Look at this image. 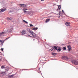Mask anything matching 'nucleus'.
<instances>
[{
	"mask_svg": "<svg viewBox=\"0 0 78 78\" xmlns=\"http://www.w3.org/2000/svg\"><path fill=\"white\" fill-rule=\"evenodd\" d=\"M27 32V35L29 36H31V35H32V37L36 39H37V37H39V36H38L37 35L34 33L33 32L30 30L29 28H28L26 30V32Z\"/></svg>",
	"mask_w": 78,
	"mask_h": 78,
	"instance_id": "nucleus-1",
	"label": "nucleus"
},
{
	"mask_svg": "<svg viewBox=\"0 0 78 78\" xmlns=\"http://www.w3.org/2000/svg\"><path fill=\"white\" fill-rule=\"evenodd\" d=\"M8 31L6 32V33H9L10 32H11V31H12V30H14V29H13V28L11 27L8 28ZM6 32H3L2 33H0V36H4L3 34H5Z\"/></svg>",
	"mask_w": 78,
	"mask_h": 78,
	"instance_id": "nucleus-2",
	"label": "nucleus"
},
{
	"mask_svg": "<svg viewBox=\"0 0 78 78\" xmlns=\"http://www.w3.org/2000/svg\"><path fill=\"white\" fill-rule=\"evenodd\" d=\"M21 34L22 35H24V36H27L28 34L26 33V31L25 30H23L21 33Z\"/></svg>",
	"mask_w": 78,
	"mask_h": 78,
	"instance_id": "nucleus-3",
	"label": "nucleus"
},
{
	"mask_svg": "<svg viewBox=\"0 0 78 78\" xmlns=\"http://www.w3.org/2000/svg\"><path fill=\"white\" fill-rule=\"evenodd\" d=\"M72 62L73 64L78 66V61L73 60L72 61Z\"/></svg>",
	"mask_w": 78,
	"mask_h": 78,
	"instance_id": "nucleus-4",
	"label": "nucleus"
},
{
	"mask_svg": "<svg viewBox=\"0 0 78 78\" xmlns=\"http://www.w3.org/2000/svg\"><path fill=\"white\" fill-rule=\"evenodd\" d=\"M62 58L64 60H66V61H68L69 60V57L66 56H63Z\"/></svg>",
	"mask_w": 78,
	"mask_h": 78,
	"instance_id": "nucleus-5",
	"label": "nucleus"
},
{
	"mask_svg": "<svg viewBox=\"0 0 78 78\" xmlns=\"http://www.w3.org/2000/svg\"><path fill=\"white\" fill-rule=\"evenodd\" d=\"M15 10V9H14V8H12L11 9L9 10V13H10V12H14Z\"/></svg>",
	"mask_w": 78,
	"mask_h": 78,
	"instance_id": "nucleus-6",
	"label": "nucleus"
},
{
	"mask_svg": "<svg viewBox=\"0 0 78 78\" xmlns=\"http://www.w3.org/2000/svg\"><path fill=\"white\" fill-rule=\"evenodd\" d=\"M20 6H21L22 8H25V7H27V5L25 4H20Z\"/></svg>",
	"mask_w": 78,
	"mask_h": 78,
	"instance_id": "nucleus-7",
	"label": "nucleus"
},
{
	"mask_svg": "<svg viewBox=\"0 0 78 78\" xmlns=\"http://www.w3.org/2000/svg\"><path fill=\"white\" fill-rule=\"evenodd\" d=\"M61 5H58V8L57 9V11H60V10H61Z\"/></svg>",
	"mask_w": 78,
	"mask_h": 78,
	"instance_id": "nucleus-8",
	"label": "nucleus"
},
{
	"mask_svg": "<svg viewBox=\"0 0 78 78\" xmlns=\"http://www.w3.org/2000/svg\"><path fill=\"white\" fill-rule=\"evenodd\" d=\"M5 11H6V9H0V12H3Z\"/></svg>",
	"mask_w": 78,
	"mask_h": 78,
	"instance_id": "nucleus-9",
	"label": "nucleus"
},
{
	"mask_svg": "<svg viewBox=\"0 0 78 78\" xmlns=\"http://www.w3.org/2000/svg\"><path fill=\"white\" fill-rule=\"evenodd\" d=\"M5 72H0V74H1V75H5Z\"/></svg>",
	"mask_w": 78,
	"mask_h": 78,
	"instance_id": "nucleus-10",
	"label": "nucleus"
},
{
	"mask_svg": "<svg viewBox=\"0 0 78 78\" xmlns=\"http://www.w3.org/2000/svg\"><path fill=\"white\" fill-rule=\"evenodd\" d=\"M65 25L66 26H70V23L67 22L65 23Z\"/></svg>",
	"mask_w": 78,
	"mask_h": 78,
	"instance_id": "nucleus-11",
	"label": "nucleus"
},
{
	"mask_svg": "<svg viewBox=\"0 0 78 78\" xmlns=\"http://www.w3.org/2000/svg\"><path fill=\"white\" fill-rule=\"evenodd\" d=\"M51 53L53 56H56L57 55V53L54 52H52Z\"/></svg>",
	"mask_w": 78,
	"mask_h": 78,
	"instance_id": "nucleus-12",
	"label": "nucleus"
},
{
	"mask_svg": "<svg viewBox=\"0 0 78 78\" xmlns=\"http://www.w3.org/2000/svg\"><path fill=\"white\" fill-rule=\"evenodd\" d=\"M49 20H50V19H46V20L45 22H46V23H47V22H49Z\"/></svg>",
	"mask_w": 78,
	"mask_h": 78,
	"instance_id": "nucleus-13",
	"label": "nucleus"
},
{
	"mask_svg": "<svg viewBox=\"0 0 78 78\" xmlns=\"http://www.w3.org/2000/svg\"><path fill=\"white\" fill-rule=\"evenodd\" d=\"M7 19L8 20H12V18L11 17H8L7 18Z\"/></svg>",
	"mask_w": 78,
	"mask_h": 78,
	"instance_id": "nucleus-14",
	"label": "nucleus"
},
{
	"mask_svg": "<svg viewBox=\"0 0 78 78\" xmlns=\"http://www.w3.org/2000/svg\"><path fill=\"white\" fill-rule=\"evenodd\" d=\"M54 47L55 50H58V48L56 46H54Z\"/></svg>",
	"mask_w": 78,
	"mask_h": 78,
	"instance_id": "nucleus-15",
	"label": "nucleus"
},
{
	"mask_svg": "<svg viewBox=\"0 0 78 78\" xmlns=\"http://www.w3.org/2000/svg\"><path fill=\"white\" fill-rule=\"evenodd\" d=\"M37 29H38V28L37 27H34L33 29V30H37Z\"/></svg>",
	"mask_w": 78,
	"mask_h": 78,
	"instance_id": "nucleus-16",
	"label": "nucleus"
},
{
	"mask_svg": "<svg viewBox=\"0 0 78 78\" xmlns=\"http://www.w3.org/2000/svg\"><path fill=\"white\" fill-rule=\"evenodd\" d=\"M1 68H2V69H5V68H6V67H5L4 66H2Z\"/></svg>",
	"mask_w": 78,
	"mask_h": 78,
	"instance_id": "nucleus-17",
	"label": "nucleus"
},
{
	"mask_svg": "<svg viewBox=\"0 0 78 78\" xmlns=\"http://www.w3.org/2000/svg\"><path fill=\"white\" fill-rule=\"evenodd\" d=\"M57 51H61V49L60 48H58V49H57Z\"/></svg>",
	"mask_w": 78,
	"mask_h": 78,
	"instance_id": "nucleus-18",
	"label": "nucleus"
},
{
	"mask_svg": "<svg viewBox=\"0 0 78 78\" xmlns=\"http://www.w3.org/2000/svg\"><path fill=\"white\" fill-rule=\"evenodd\" d=\"M23 22H25V23H27V24H28V22H27V21L25 20H23Z\"/></svg>",
	"mask_w": 78,
	"mask_h": 78,
	"instance_id": "nucleus-19",
	"label": "nucleus"
},
{
	"mask_svg": "<svg viewBox=\"0 0 78 78\" xmlns=\"http://www.w3.org/2000/svg\"><path fill=\"white\" fill-rule=\"evenodd\" d=\"M61 14H62V13H61V11H59V13H58L59 15H61Z\"/></svg>",
	"mask_w": 78,
	"mask_h": 78,
	"instance_id": "nucleus-20",
	"label": "nucleus"
},
{
	"mask_svg": "<svg viewBox=\"0 0 78 78\" xmlns=\"http://www.w3.org/2000/svg\"><path fill=\"white\" fill-rule=\"evenodd\" d=\"M63 50H66V47H64L62 48Z\"/></svg>",
	"mask_w": 78,
	"mask_h": 78,
	"instance_id": "nucleus-21",
	"label": "nucleus"
},
{
	"mask_svg": "<svg viewBox=\"0 0 78 78\" xmlns=\"http://www.w3.org/2000/svg\"><path fill=\"white\" fill-rule=\"evenodd\" d=\"M9 70V68H7V69H5V70L6 72H8Z\"/></svg>",
	"mask_w": 78,
	"mask_h": 78,
	"instance_id": "nucleus-22",
	"label": "nucleus"
},
{
	"mask_svg": "<svg viewBox=\"0 0 78 78\" xmlns=\"http://www.w3.org/2000/svg\"><path fill=\"white\" fill-rule=\"evenodd\" d=\"M27 10H28V9H26V8H24L23 9V11H26Z\"/></svg>",
	"mask_w": 78,
	"mask_h": 78,
	"instance_id": "nucleus-23",
	"label": "nucleus"
},
{
	"mask_svg": "<svg viewBox=\"0 0 78 78\" xmlns=\"http://www.w3.org/2000/svg\"><path fill=\"white\" fill-rule=\"evenodd\" d=\"M30 27H33V25H32L31 24H30Z\"/></svg>",
	"mask_w": 78,
	"mask_h": 78,
	"instance_id": "nucleus-24",
	"label": "nucleus"
},
{
	"mask_svg": "<svg viewBox=\"0 0 78 78\" xmlns=\"http://www.w3.org/2000/svg\"><path fill=\"white\" fill-rule=\"evenodd\" d=\"M68 50H71V47H70V48H68Z\"/></svg>",
	"mask_w": 78,
	"mask_h": 78,
	"instance_id": "nucleus-25",
	"label": "nucleus"
},
{
	"mask_svg": "<svg viewBox=\"0 0 78 78\" xmlns=\"http://www.w3.org/2000/svg\"><path fill=\"white\" fill-rule=\"evenodd\" d=\"M1 51H3V48H1Z\"/></svg>",
	"mask_w": 78,
	"mask_h": 78,
	"instance_id": "nucleus-26",
	"label": "nucleus"
},
{
	"mask_svg": "<svg viewBox=\"0 0 78 78\" xmlns=\"http://www.w3.org/2000/svg\"><path fill=\"white\" fill-rule=\"evenodd\" d=\"M62 13H64V10H62Z\"/></svg>",
	"mask_w": 78,
	"mask_h": 78,
	"instance_id": "nucleus-27",
	"label": "nucleus"
},
{
	"mask_svg": "<svg viewBox=\"0 0 78 78\" xmlns=\"http://www.w3.org/2000/svg\"><path fill=\"white\" fill-rule=\"evenodd\" d=\"M67 47L68 48H70V46L69 45V46H67Z\"/></svg>",
	"mask_w": 78,
	"mask_h": 78,
	"instance_id": "nucleus-28",
	"label": "nucleus"
},
{
	"mask_svg": "<svg viewBox=\"0 0 78 78\" xmlns=\"http://www.w3.org/2000/svg\"><path fill=\"white\" fill-rule=\"evenodd\" d=\"M9 38V37H8V38H6L5 40H8Z\"/></svg>",
	"mask_w": 78,
	"mask_h": 78,
	"instance_id": "nucleus-29",
	"label": "nucleus"
},
{
	"mask_svg": "<svg viewBox=\"0 0 78 78\" xmlns=\"http://www.w3.org/2000/svg\"><path fill=\"white\" fill-rule=\"evenodd\" d=\"M27 12V11H24L23 12L24 13H25V12Z\"/></svg>",
	"mask_w": 78,
	"mask_h": 78,
	"instance_id": "nucleus-30",
	"label": "nucleus"
},
{
	"mask_svg": "<svg viewBox=\"0 0 78 78\" xmlns=\"http://www.w3.org/2000/svg\"><path fill=\"white\" fill-rule=\"evenodd\" d=\"M50 50H51V51H52V50H53V49H52V48L51 49H50Z\"/></svg>",
	"mask_w": 78,
	"mask_h": 78,
	"instance_id": "nucleus-31",
	"label": "nucleus"
},
{
	"mask_svg": "<svg viewBox=\"0 0 78 78\" xmlns=\"http://www.w3.org/2000/svg\"><path fill=\"white\" fill-rule=\"evenodd\" d=\"M58 18H61V16H58Z\"/></svg>",
	"mask_w": 78,
	"mask_h": 78,
	"instance_id": "nucleus-32",
	"label": "nucleus"
},
{
	"mask_svg": "<svg viewBox=\"0 0 78 78\" xmlns=\"http://www.w3.org/2000/svg\"><path fill=\"white\" fill-rule=\"evenodd\" d=\"M1 42H2V41L0 40V43H1Z\"/></svg>",
	"mask_w": 78,
	"mask_h": 78,
	"instance_id": "nucleus-33",
	"label": "nucleus"
},
{
	"mask_svg": "<svg viewBox=\"0 0 78 78\" xmlns=\"http://www.w3.org/2000/svg\"><path fill=\"white\" fill-rule=\"evenodd\" d=\"M60 15L61 16V17H62V15L61 14Z\"/></svg>",
	"mask_w": 78,
	"mask_h": 78,
	"instance_id": "nucleus-34",
	"label": "nucleus"
},
{
	"mask_svg": "<svg viewBox=\"0 0 78 78\" xmlns=\"http://www.w3.org/2000/svg\"><path fill=\"white\" fill-rule=\"evenodd\" d=\"M56 2H57V3H58V1H57Z\"/></svg>",
	"mask_w": 78,
	"mask_h": 78,
	"instance_id": "nucleus-35",
	"label": "nucleus"
},
{
	"mask_svg": "<svg viewBox=\"0 0 78 78\" xmlns=\"http://www.w3.org/2000/svg\"><path fill=\"white\" fill-rule=\"evenodd\" d=\"M35 40V39H33V41H34Z\"/></svg>",
	"mask_w": 78,
	"mask_h": 78,
	"instance_id": "nucleus-36",
	"label": "nucleus"
},
{
	"mask_svg": "<svg viewBox=\"0 0 78 78\" xmlns=\"http://www.w3.org/2000/svg\"><path fill=\"white\" fill-rule=\"evenodd\" d=\"M41 0V1H44V0Z\"/></svg>",
	"mask_w": 78,
	"mask_h": 78,
	"instance_id": "nucleus-37",
	"label": "nucleus"
},
{
	"mask_svg": "<svg viewBox=\"0 0 78 78\" xmlns=\"http://www.w3.org/2000/svg\"><path fill=\"white\" fill-rule=\"evenodd\" d=\"M3 42H2L1 43V44H3Z\"/></svg>",
	"mask_w": 78,
	"mask_h": 78,
	"instance_id": "nucleus-38",
	"label": "nucleus"
},
{
	"mask_svg": "<svg viewBox=\"0 0 78 78\" xmlns=\"http://www.w3.org/2000/svg\"><path fill=\"white\" fill-rule=\"evenodd\" d=\"M0 61H1V59H0Z\"/></svg>",
	"mask_w": 78,
	"mask_h": 78,
	"instance_id": "nucleus-39",
	"label": "nucleus"
},
{
	"mask_svg": "<svg viewBox=\"0 0 78 78\" xmlns=\"http://www.w3.org/2000/svg\"><path fill=\"white\" fill-rule=\"evenodd\" d=\"M54 50H55V49H54Z\"/></svg>",
	"mask_w": 78,
	"mask_h": 78,
	"instance_id": "nucleus-40",
	"label": "nucleus"
}]
</instances>
